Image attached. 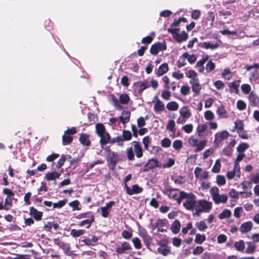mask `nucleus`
I'll return each mask as SVG.
<instances>
[{"label":"nucleus","instance_id":"obj_58","mask_svg":"<svg viewBox=\"0 0 259 259\" xmlns=\"http://www.w3.org/2000/svg\"><path fill=\"white\" fill-rule=\"evenodd\" d=\"M248 148V145L246 143H241L237 147V151L239 153H243L244 151Z\"/></svg>","mask_w":259,"mask_h":259},{"label":"nucleus","instance_id":"obj_49","mask_svg":"<svg viewBox=\"0 0 259 259\" xmlns=\"http://www.w3.org/2000/svg\"><path fill=\"white\" fill-rule=\"evenodd\" d=\"M123 139L122 138V136H119L115 138H114L111 140V143H117L119 146H123V143L124 142Z\"/></svg>","mask_w":259,"mask_h":259},{"label":"nucleus","instance_id":"obj_51","mask_svg":"<svg viewBox=\"0 0 259 259\" xmlns=\"http://www.w3.org/2000/svg\"><path fill=\"white\" fill-rule=\"evenodd\" d=\"M132 137V133L130 131L127 130H124L122 132V138L124 141H129L131 139Z\"/></svg>","mask_w":259,"mask_h":259},{"label":"nucleus","instance_id":"obj_60","mask_svg":"<svg viewBox=\"0 0 259 259\" xmlns=\"http://www.w3.org/2000/svg\"><path fill=\"white\" fill-rule=\"evenodd\" d=\"M214 117V114L210 110H207L204 113V118L206 120H212Z\"/></svg>","mask_w":259,"mask_h":259},{"label":"nucleus","instance_id":"obj_5","mask_svg":"<svg viewBox=\"0 0 259 259\" xmlns=\"http://www.w3.org/2000/svg\"><path fill=\"white\" fill-rule=\"evenodd\" d=\"M207 142V141L205 139H203L199 141L198 139L193 136H191L188 140V143L190 146L196 147L194 150L195 152L202 150L206 145Z\"/></svg>","mask_w":259,"mask_h":259},{"label":"nucleus","instance_id":"obj_10","mask_svg":"<svg viewBox=\"0 0 259 259\" xmlns=\"http://www.w3.org/2000/svg\"><path fill=\"white\" fill-rule=\"evenodd\" d=\"M150 86V83L146 80L139 81L134 84V87L139 94H141L143 91L148 88Z\"/></svg>","mask_w":259,"mask_h":259},{"label":"nucleus","instance_id":"obj_20","mask_svg":"<svg viewBox=\"0 0 259 259\" xmlns=\"http://www.w3.org/2000/svg\"><path fill=\"white\" fill-rule=\"evenodd\" d=\"M61 175V173H59L56 171H53L51 172H48L46 174L45 179L48 181H54V184H56V179L59 178Z\"/></svg>","mask_w":259,"mask_h":259},{"label":"nucleus","instance_id":"obj_45","mask_svg":"<svg viewBox=\"0 0 259 259\" xmlns=\"http://www.w3.org/2000/svg\"><path fill=\"white\" fill-rule=\"evenodd\" d=\"M85 233L84 230L72 229L71 231L70 234L73 237H79Z\"/></svg>","mask_w":259,"mask_h":259},{"label":"nucleus","instance_id":"obj_16","mask_svg":"<svg viewBox=\"0 0 259 259\" xmlns=\"http://www.w3.org/2000/svg\"><path fill=\"white\" fill-rule=\"evenodd\" d=\"M196 178L200 181L206 179L208 177V173L206 171H203L199 167H196L194 170Z\"/></svg>","mask_w":259,"mask_h":259},{"label":"nucleus","instance_id":"obj_12","mask_svg":"<svg viewBox=\"0 0 259 259\" xmlns=\"http://www.w3.org/2000/svg\"><path fill=\"white\" fill-rule=\"evenodd\" d=\"M159 166V162L156 159L152 158L143 166V170L147 171L150 169Z\"/></svg>","mask_w":259,"mask_h":259},{"label":"nucleus","instance_id":"obj_63","mask_svg":"<svg viewBox=\"0 0 259 259\" xmlns=\"http://www.w3.org/2000/svg\"><path fill=\"white\" fill-rule=\"evenodd\" d=\"M175 126V122L173 120H169L166 125V130L170 132H174Z\"/></svg>","mask_w":259,"mask_h":259},{"label":"nucleus","instance_id":"obj_55","mask_svg":"<svg viewBox=\"0 0 259 259\" xmlns=\"http://www.w3.org/2000/svg\"><path fill=\"white\" fill-rule=\"evenodd\" d=\"M186 76L188 78H191V80H193V79H198L197 78V73L192 70H189L186 73Z\"/></svg>","mask_w":259,"mask_h":259},{"label":"nucleus","instance_id":"obj_56","mask_svg":"<svg viewBox=\"0 0 259 259\" xmlns=\"http://www.w3.org/2000/svg\"><path fill=\"white\" fill-rule=\"evenodd\" d=\"M126 155L127 158L129 160H133L134 159V150L133 148L131 147L128 148L126 150Z\"/></svg>","mask_w":259,"mask_h":259},{"label":"nucleus","instance_id":"obj_41","mask_svg":"<svg viewBox=\"0 0 259 259\" xmlns=\"http://www.w3.org/2000/svg\"><path fill=\"white\" fill-rule=\"evenodd\" d=\"M234 73L231 72L229 69H225L222 73V76L226 80H230L233 76Z\"/></svg>","mask_w":259,"mask_h":259},{"label":"nucleus","instance_id":"obj_34","mask_svg":"<svg viewBox=\"0 0 259 259\" xmlns=\"http://www.w3.org/2000/svg\"><path fill=\"white\" fill-rule=\"evenodd\" d=\"M157 251L163 255L166 256L169 253L170 250L169 247L167 245L162 244L158 248Z\"/></svg>","mask_w":259,"mask_h":259},{"label":"nucleus","instance_id":"obj_42","mask_svg":"<svg viewBox=\"0 0 259 259\" xmlns=\"http://www.w3.org/2000/svg\"><path fill=\"white\" fill-rule=\"evenodd\" d=\"M166 108L169 111H176L178 109L179 105L177 102L171 101L167 104Z\"/></svg>","mask_w":259,"mask_h":259},{"label":"nucleus","instance_id":"obj_3","mask_svg":"<svg viewBox=\"0 0 259 259\" xmlns=\"http://www.w3.org/2000/svg\"><path fill=\"white\" fill-rule=\"evenodd\" d=\"M212 203L204 199L197 201L195 207V213L199 215L202 212H208L212 208Z\"/></svg>","mask_w":259,"mask_h":259},{"label":"nucleus","instance_id":"obj_50","mask_svg":"<svg viewBox=\"0 0 259 259\" xmlns=\"http://www.w3.org/2000/svg\"><path fill=\"white\" fill-rule=\"evenodd\" d=\"M132 242L134 247L137 249H140L142 247V244L140 240L138 237H134L132 239Z\"/></svg>","mask_w":259,"mask_h":259},{"label":"nucleus","instance_id":"obj_48","mask_svg":"<svg viewBox=\"0 0 259 259\" xmlns=\"http://www.w3.org/2000/svg\"><path fill=\"white\" fill-rule=\"evenodd\" d=\"M73 138L71 136L65 134L62 136V142L64 145L69 144L72 142Z\"/></svg>","mask_w":259,"mask_h":259},{"label":"nucleus","instance_id":"obj_36","mask_svg":"<svg viewBox=\"0 0 259 259\" xmlns=\"http://www.w3.org/2000/svg\"><path fill=\"white\" fill-rule=\"evenodd\" d=\"M98 240V238L97 236H92L91 238H84L81 240V242L88 245H94Z\"/></svg>","mask_w":259,"mask_h":259},{"label":"nucleus","instance_id":"obj_18","mask_svg":"<svg viewBox=\"0 0 259 259\" xmlns=\"http://www.w3.org/2000/svg\"><path fill=\"white\" fill-rule=\"evenodd\" d=\"M114 204L115 202L113 201H111L109 202L106 203L105 206L101 207L100 209L102 212V217L104 218L108 217L109 213L111 211V207Z\"/></svg>","mask_w":259,"mask_h":259},{"label":"nucleus","instance_id":"obj_13","mask_svg":"<svg viewBox=\"0 0 259 259\" xmlns=\"http://www.w3.org/2000/svg\"><path fill=\"white\" fill-rule=\"evenodd\" d=\"M168 32L172 33L173 37L179 42L185 41L188 38V34L184 31L179 33L176 30L171 31L168 29Z\"/></svg>","mask_w":259,"mask_h":259},{"label":"nucleus","instance_id":"obj_53","mask_svg":"<svg viewBox=\"0 0 259 259\" xmlns=\"http://www.w3.org/2000/svg\"><path fill=\"white\" fill-rule=\"evenodd\" d=\"M221 167V162L219 159H217L212 168V171L215 173L219 172L220 171Z\"/></svg>","mask_w":259,"mask_h":259},{"label":"nucleus","instance_id":"obj_52","mask_svg":"<svg viewBox=\"0 0 259 259\" xmlns=\"http://www.w3.org/2000/svg\"><path fill=\"white\" fill-rule=\"evenodd\" d=\"M207 129V126L205 124H199L197 127L196 131L198 137L201 136V134Z\"/></svg>","mask_w":259,"mask_h":259},{"label":"nucleus","instance_id":"obj_35","mask_svg":"<svg viewBox=\"0 0 259 259\" xmlns=\"http://www.w3.org/2000/svg\"><path fill=\"white\" fill-rule=\"evenodd\" d=\"M168 70V66L167 63H163L161 64L156 72V74L158 76H160L166 73Z\"/></svg>","mask_w":259,"mask_h":259},{"label":"nucleus","instance_id":"obj_30","mask_svg":"<svg viewBox=\"0 0 259 259\" xmlns=\"http://www.w3.org/2000/svg\"><path fill=\"white\" fill-rule=\"evenodd\" d=\"M79 141L83 146H89L91 144L89 136L86 134L82 133L80 134Z\"/></svg>","mask_w":259,"mask_h":259},{"label":"nucleus","instance_id":"obj_46","mask_svg":"<svg viewBox=\"0 0 259 259\" xmlns=\"http://www.w3.org/2000/svg\"><path fill=\"white\" fill-rule=\"evenodd\" d=\"M93 214L91 211H88L84 213H81L76 215L75 218L76 219H88L91 218V216H93Z\"/></svg>","mask_w":259,"mask_h":259},{"label":"nucleus","instance_id":"obj_39","mask_svg":"<svg viewBox=\"0 0 259 259\" xmlns=\"http://www.w3.org/2000/svg\"><path fill=\"white\" fill-rule=\"evenodd\" d=\"M217 113L220 117L226 118L227 117V112L225 109L224 106L223 105H221L218 108Z\"/></svg>","mask_w":259,"mask_h":259},{"label":"nucleus","instance_id":"obj_31","mask_svg":"<svg viewBox=\"0 0 259 259\" xmlns=\"http://www.w3.org/2000/svg\"><path fill=\"white\" fill-rule=\"evenodd\" d=\"M164 194L169 198L174 199H177V197L179 195L178 190L176 189H166Z\"/></svg>","mask_w":259,"mask_h":259},{"label":"nucleus","instance_id":"obj_7","mask_svg":"<svg viewBox=\"0 0 259 259\" xmlns=\"http://www.w3.org/2000/svg\"><path fill=\"white\" fill-rule=\"evenodd\" d=\"M247 71H251L249 74V80L251 82H256L259 79V64L254 63L252 65H246Z\"/></svg>","mask_w":259,"mask_h":259},{"label":"nucleus","instance_id":"obj_44","mask_svg":"<svg viewBox=\"0 0 259 259\" xmlns=\"http://www.w3.org/2000/svg\"><path fill=\"white\" fill-rule=\"evenodd\" d=\"M206 240L204 235L197 234L195 238V242L198 244H201Z\"/></svg>","mask_w":259,"mask_h":259},{"label":"nucleus","instance_id":"obj_54","mask_svg":"<svg viewBox=\"0 0 259 259\" xmlns=\"http://www.w3.org/2000/svg\"><path fill=\"white\" fill-rule=\"evenodd\" d=\"M216 182L218 185L223 186L226 184V179L223 176L218 175L216 178Z\"/></svg>","mask_w":259,"mask_h":259},{"label":"nucleus","instance_id":"obj_38","mask_svg":"<svg viewBox=\"0 0 259 259\" xmlns=\"http://www.w3.org/2000/svg\"><path fill=\"white\" fill-rule=\"evenodd\" d=\"M181 228V224L179 221L175 220L172 224L170 229L172 233L174 234H177Z\"/></svg>","mask_w":259,"mask_h":259},{"label":"nucleus","instance_id":"obj_61","mask_svg":"<svg viewBox=\"0 0 259 259\" xmlns=\"http://www.w3.org/2000/svg\"><path fill=\"white\" fill-rule=\"evenodd\" d=\"M241 89L245 94H248L251 91V87L248 84H243L241 87Z\"/></svg>","mask_w":259,"mask_h":259},{"label":"nucleus","instance_id":"obj_22","mask_svg":"<svg viewBox=\"0 0 259 259\" xmlns=\"http://www.w3.org/2000/svg\"><path fill=\"white\" fill-rule=\"evenodd\" d=\"M165 109L164 103L157 99L154 103V110L157 113H160L162 111Z\"/></svg>","mask_w":259,"mask_h":259},{"label":"nucleus","instance_id":"obj_14","mask_svg":"<svg viewBox=\"0 0 259 259\" xmlns=\"http://www.w3.org/2000/svg\"><path fill=\"white\" fill-rule=\"evenodd\" d=\"M198 46L202 48L213 50L218 48L220 46V44L217 41H204L199 42Z\"/></svg>","mask_w":259,"mask_h":259},{"label":"nucleus","instance_id":"obj_64","mask_svg":"<svg viewBox=\"0 0 259 259\" xmlns=\"http://www.w3.org/2000/svg\"><path fill=\"white\" fill-rule=\"evenodd\" d=\"M186 58L188 61L191 64L194 63L197 60V56L195 54L190 55L188 53Z\"/></svg>","mask_w":259,"mask_h":259},{"label":"nucleus","instance_id":"obj_26","mask_svg":"<svg viewBox=\"0 0 259 259\" xmlns=\"http://www.w3.org/2000/svg\"><path fill=\"white\" fill-rule=\"evenodd\" d=\"M130 112L127 111H123L118 119L123 124L127 123L130 118Z\"/></svg>","mask_w":259,"mask_h":259},{"label":"nucleus","instance_id":"obj_59","mask_svg":"<svg viewBox=\"0 0 259 259\" xmlns=\"http://www.w3.org/2000/svg\"><path fill=\"white\" fill-rule=\"evenodd\" d=\"M215 19V14L212 12H208L207 14L206 19L211 22L210 25L212 26Z\"/></svg>","mask_w":259,"mask_h":259},{"label":"nucleus","instance_id":"obj_47","mask_svg":"<svg viewBox=\"0 0 259 259\" xmlns=\"http://www.w3.org/2000/svg\"><path fill=\"white\" fill-rule=\"evenodd\" d=\"M196 226L200 231H204L207 228V226L203 221L197 222Z\"/></svg>","mask_w":259,"mask_h":259},{"label":"nucleus","instance_id":"obj_11","mask_svg":"<svg viewBox=\"0 0 259 259\" xmlns=\"http://www.w3.org/2000/svg\"><path fill=\"white\" fill-rule=\"evenodd\" d=\"M166 47L165 43L157 42L151 47L150 52L153 55H156L159 51L166 50Z\"/></svg>","mask_w":259,"mask_h":259},{"label":"nucleus","instance_id":"obj_32","mask_svg":"<svg viewBox=\"0 0 259 259\" xmlns=\"http://www.w3.org/2000/svg\"><path fill=\"white\" fill-rule=\"evenodd\" d=\"M188 56V53H184L183 55L180 56L179 60L177 62V66L180 68L187 64L186 59Z\"/></svg>","mask_w":259,"mask_h":259},{"label":"nucleus","instance_id":"obj_8","mask_svg":"<svg viewBox=\"0 0 259 259\" xmlns=\"http://www.w3.org/2000/svg\"><path fill=\"white\" fill-rule=\"evenodd\" d=\"M119 161L118 155L114 152H110L107 156L109 168L113 169L116 164Z\"/></svg>","mask_w":259,"mask_h":259},{"label":"nucleus","instance_id":"obj_29","mask_svg":"<svg viewBox=\"0 0 259 259\" xmlns=\"http://www.w3.org/2000/svg\"><path fill=\"white\" fill-rule=\"evenodd\" d=\"M134 151L136 155L138 158H141L143 156V151L141 147L140 146L139 143L137 141H134L133 143Z\"/></svg>","mask_w":259,"mask_h":259},{"label":"nucleus","instance_id":"obj_28","mask_svg":"<svg viewBox=\"0 0 259 259\" xmlns=\"http://www.w3.org/2000/svg\"><path fill=\"white\" fill-rule=\"evenodd\" d=\"M30 214L37 221L40 220L42 215V212L38 211L33 207H31L30 208Z\"/></svg>","mask_w":259,"mask_h":259},{"label":"nucleus","instance_id":"obj_57","mask_svg":"<svg viewBox=\"0 0 259 259\" xmlns=\"http://www.w3.org/2000/svg\"><path fill=\"white\" fill-rule=\"evenodd\" d=\"M173 147L175 149L179 150L183 147V143L181 140H177L174 141L172 144Z\"/></svg>","mask_w":259,"mask_h":259},{"label":"nucleus","instance_id":"obj_6","mask_svg":"<svg viewBox=\"0 0 259 259\" xmlns=\"http://www.w3.org/2000/svg\"><path fill=\"white\" fill-rule=\"evenodd\" d=\"M111 100L114 107L118 109L122 110V107L119 104H127L130 101V98L129 96L126 94H122L120 95L119 100L114 96H112Z\"/></svg>","mask_w":259,"mask_h":259},{"label":"nucleus","instance_id":"obj_21","mask_svg":"<svg viewBox=\"0 0 259 259\" xmlns=\"http://www.w3.org/2000/svg\"><path fill=\"white\" fill-rule=\"evenodd\" d=\"M250 104L252 106H257L259 104V98L256 93L252 91L248 97Z\"/></svg>","mask_w":259,"mask_h":259},{"label":"nucleus","instance_id":"obj_25","mask_svg":"<svg viewBox=\"0 0 259 259\" xmlns=\"http://www.w3.org/2000/svg\"><path fill=\"white\" fill-rule=\"evenodd\" d=\"M252 228V223L248 221L241 224L239 230L241 233H246L251 230Z\"/></svg>","mask_w":259,"mask_h":259},{"label":"nucleus","instance_id":"obj_37","mask_svg":"<svg viewBox=\"0 0 259 259\" xmlns=\"http://www.w3.org/2000/svg\"><path fill=\"white\" fill-rule=\"evenodd\" d=\"M94 216H91V218H88L82 221L79 224V226H87V228H89L91 227L92 223L94 222Z\"/></svg>","mask_w":259,"mask_h":259},{"label":"nucleus","instance_id":"obj_40","mask_svg":"<svg viewBox=\"0 0 259 259\" xmlns=\"http://www.w3.org/2000/svg\"><path fill=\"white\" fill-rule=\"evenodd\" d=\"M231 214L232 212L230 210L228 209H225L221 213L219 214L218 217L220 220H223L230 218L231 215Z\"/></svg>","mask_w":259,"mask_h":259},{"label":"nucleus","instance_id":"obj_27","mask_svg":"<svg viewBox=\"0 0 259 259\" xmlns=\"http://www.w3.org/2000/svg\"><path fill=\"white\" fill-rule=\"evenodd\" d=\"M180 114L181 117L189 118L191 116V112L188 106H183L180 109Z\"/></svg>","mask_w":259,"mask_h":259},{"label":"nucleus","instance_id":"obj_33","mask_svg":"<svg viewBox=\"0 0 259 259\" xmlns=\"http://www.w3.org/2000/svg\"><path fill=\"white\" fill-rule=\"evenodd\" d=\"M240 80H236L229 84L230 92L238 94L239 93L238 87L240 84Z\"/></svg>","mask_w":259,"mask_h":259},{"label":"nucleus","instance_id":"obj_1","mask_svg":"<svg viewBox=\"0 0 259 259\" xmlns=\"http://www.w3.org/2000/svg\"><path fill=\"white\" fill-rule=\"evenodd\" d=\"M181 197L184 198L185 201L183 203V206L187 209L192 210L195 209L197 202L196 196L192 193H187L181 191Z\"/></svg>","mask_w":259,"mask_h":259},{"label":"nucleus","instance_id":"obj_4","mask_svg":"<svg viewBox=\"0 0 259 259\" xmlns=\"http://www.w3.org/2000/svg\"><path fill=\"white\" fill-rule=\"evenodd\" d=\"M212 200L216 204L219 203H225L228 200V196L226 194L220 195L219 189L217 187H212L209 191Z\"/></svg>","mask_w":259,"mask_h":259},{"label":"nucleus","instance_id":"obj_15","mask_svg":"<svg viewBox=\"0 0 259 259\" xmlns=\"http://www.w3.org/2000/svg\"><path fill=\"white\" fill-rule=\"evenodd\" d=\"M124 188L126 193L129 195L140 193L143 189L138 185H134L132 188L129 187L126 184L124 185Z\"/></svg>","mask_w":259,"mask_h":259},{"label":"nucleus","instance_id":"obj_23","mask_svg":"<svg viewBox=\"0 0 259 259\" xmlns=\"http://www.w3.org/2000/svg\"><path fill=\"white\" fill-rule=\"evenodd\" d=\"M229 136V133L227 131H223L221 132L217 133L215 135L214 142L216 143H219L228 138Z\"/></svg>","mask_w":259,"mask_h":259},{"label":"nucleus","instance_id":"obj_62","mask_svg":"<svg viewBox=\"0 0 259 259\" xmlns=\"http://www.w3.org/2000/svg\"><path fill=\"white\" fill-rule=\"evenodd\" d=\"M161 146L164 148H168L170 146L171 141L167 138H165L161 140Z\"/></svg>","mask_w":259,"mask_h":259},{"label":"nucleus","instance_id":"obj_24","mask_svg":"<svg viewBox=\"0 0 259 259\" xmlns=\"http://www.w3.org/2000/svg\"><path fill=\"white\" fill-rule=\"evenodd\" d=\"M208 56L206 55L203 57L202 59L199 60L196 65V67L198 68L200 72H203L204 70V64L208 60Z\"/></svg>","mask_w":259,"mask_h":259},{"label":"nucleus","instance_id":"obj_2","mask_svg":"<svg viewBox=\"0 0 259 259\" xmlns=\"http://www.w3.org/2000/svg\"><path fill=\"white\" fill-rule=\"evenodd\" d=\"M96 132L101 138L100 143L102 146L110 141V136L105 132V128L103 124L98 123L96 124Z\"/></svg>","mask_w":259,"mask_h":259},{"label":"nucleus","instance_id":"obj_19","mask_svg":"<svg viewBox=\"0 0 259 259\" xmlns=\"http://www.w3.org/2000/svg\"><path fill=\"white\" fill-rule=\"evenodd\" d=\"M190 84L192 86V91L196 95L199 94L201 89V87L199 84V79L194 78L193 80H190Z\"/></svg>","mask_w":259,"mask_h":259},{"label":"nucleus","instance_id":"obj_17","mask_svg":"<svg viewBox=\"0 0 259 259\" xmlns=\"http://www.w3.org/2000/svg\"><path fill=\"white\" fill-rule=\"evenodd\" d=\"M132 249L130 244L127 242H124L121 245L116 248V252L119 254L126 253L127 251Z\"/></svg>","mask_w":259,"mask_h":259},{"label":"nucleus","instance_id":"obj_43","mask_svg":"<svg viewBox=\"0 0 259 259\" xmlns=\"http://www.w3.org/2000/svg\"><path fill=\"white\" fill-rule=\"evenodd\" d=\"M234 246L236 250L239 251H243L245 248V243L243 240L236 242Z\"/></svg>","mask_w":259,"mask_h":259},{"label":"nucleus","instance_id":"obj_9","mask_svg":"<svg viewBox=\"0 0 259 259\" xmlns=\"http://www.w3.org/2000/svg\"><path fill=\"white\" fill-rule=\"evenodd\" d=\"M165 224V221L163 219H158L156 222L151 223L149 227L151 229L152 231L157 229L158 232H164L166 230L162 228Z\"/></svg>","mask_w":259,"mask_h":259}]
</instances>
